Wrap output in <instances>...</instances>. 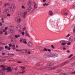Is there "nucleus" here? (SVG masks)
I'll list each match as a JSON object with an SVG mask.
<instances>
[{"label": "nucleus", "mask_w": 75, "mask_h": 75, "mask_svg": "<svg viewBox=\"0 0 75 75\" xmlns=\"http://www.w3.org/2000/svg\"><path fill=\"white\" fill-rule=\"evenodd\" d=\"M8 50H11V48L10 47H8Z\"/></svg>", "instance_id": "ea45409f"}, {"label": "nucleus", "mask_w": 75, "mask_h": 75, "mask_svg": "<svg viewBox=\"0 0 75 75\" xmlns=\"http://www.w3.org/2000/svg\"><path fill=\"white\" fill-rule=\"evenodd\" d=\"M26 29V27H25L24 28H23V30H25Z\"/></svg>", "instance_id": "bf43d9fd"}, {"label": "nucleus", "mask_w": 75, "mask_h": 75, "mask_svg": "<svg viewBox=\"0 0 75 75\" xmlns=\"http://www.w3.org/2000/svg\"><path fill=\"white\" fill-rule=\"evenodd\" d=\"M17 69H18V68H17V67H16V68L15 69V71H17Z\"/></svg>", "instance_id": "8fccbe9b"}, {"label": "nucleus", "mask_w": 75, "mask_h": 75, "mask_svg": "<svg viewBox=\"0 0 75 75\" xmlns=\"http://www.w3.org/2000/svg\"><path fill=\"white\" fill-rule=\"evenodd\" d=\"M3 50H4V48L2 47H0V51H2Z\"/></svg>", "instance_id": "5701e85b"}, {"label": "nucleus", "mask_w": 75, "mask_h": 75, "mask_svg": "<svg viewBox=\"0 0 75 75\" xmlns=\"http://www.w3.org/2000/svg\"><path fill=\"white\" fill-rule=\"evenodd\" d=\"M73 70H74V69H69V71H72Z\"/></svg>", "instance_id": "e433bc0d"}, {"label": "nucleus", "mask_w": 75, "mask_h": 75, "mask_svg": "<svg viewBox=\"0 0 75 75\" xmlns=\"http://www.w3.org/2000/svg\"><path fill=\"white\" fill-rule=\"evenodd\" d=\"M6 70H7L8 72H11L12 71V69H11V67H8L7 68V69H6Z\"/></svg>", "instance_id": "1a4fd4ad"}, {"label": "nucleus", "mask_w": 75, "mask_h": 75, "mask_svg": "<svg viewBox=\"0 0 75 75\" xmlns=\"http://www.w3.org/2000/svg\"><path fill=\"white\" fill-rule=\"evenodd\" d=\"M68 62H69V61H66L64 62V65H66V64H68Z\"/></svg>", "instance_id": "412c9836"}, {"label": "nucleus", "mask_w": 75, "mask_h": 75, "mask_svg": "<svg viewBox=\"0 0 75 75\" xmlns=\"http://www.w3.org/2000/svg\"><path fill=\"white\" fill-rule=\"evenodd\" d=\"M71 36V35L69 34H68L66 36V37H69L70 36Z\"/></svg>", "instance_id": "a878e982"}, {"label": "nucleus", "mask_w": 75, "mask_h": 75, "mask_svg": "<svg viewBox=\"0 0 75 75\" xmlns=\"http://www.w3.org/2000/svg\"><path fill=\"white\" fill-rule=\"evenodd\" d=\"M10 31L11 33H13L14 32V31H13V29H11L10 30Z\"/></svg>", "instance_id": "c85d7f7f"}, {"label": "nucleus", "mask_w": 75, "mask_h": 75, "mask_svg": "<svg viewBox=\"0 0 75 75\" xmlns=\"http://www.w3.org/2000/svg\"><path fill=\"white\" fill-rule=\"evenodd\" d=\"M28 32V31H27L26 30L25 31V34H27Z\"/></svg>", "instance_id": "052dcab7"}, {"label": "nucleus", "mask_w": 75, "mask_h": 75, "mask_svg": "<svg viewBox=\"0 0 75 75\" xmlns=\"http://www.w3.org/2000/svg\"><path fill=\"white\" fill-rule=\"evenodd\" d=\"M75 5H73V8H75Z\"/></svg>", "instance_id": "4d7b16f0"}, {"label": "nucleus", "mask_w": 75, "mask_h": 75, "mask_svg": "<svg viewBox=\"0 0 75 75\" xmlns=\"http://www.w3.org/2000/svg\"><path fill=\"white\" fill-rule=\"evenodd\" d=\"M9 47H15V45H11V44H9Z\"/></svg>", "instance_id": "dca6fc26"}, {"label": "nucleus", "mask_w": 75, "mask_h": 75, "mask_svg": "<svg viewBox=\"0 0 75 75\" xmlns=\"http://www.w3.org/2000/svg\"><path fill=\"white\" fill-rule=\"evenodd\" d=\"M8 5H9V3H6V4H4V6L5 7H6L7 6H8Z\"/></svg>", "instance_id": "aec40b11"}, {"label": "nucleus", "mask_w": 75, "mask_h": 75, "mask_svg": "<svg viewBox=\"0 0 75 75\" xmlns=\"http://www.w3.org/2000/svg\"><path fill=\"white\" fill-rule=\"evenodd\" d=\"M1 67L2 68V70L0 71V73H4L6 71V67L4 65H1Z\"/></svg>", "instance_id": "f03ea898"}, {"label": "nucleus", "mask_w": 75, "mask_h": 75, "mask_svg": "<svg viewBox=\"0 0 75 75\" xmlns=\"http://www.w3.org/2000/svg\"><path fill=\"white\" fill-rule=\"evenodd\" d=\"M51 63H49L47 64V66L46 67H43L42 68H41L40 69L41 70H43V69H47V68H49L50 67V66H51Z\"/></svg>", "instance_id": "7ed1b4c3"}, {"label": "nucleus", "mask_w": 75, "mask_h": 75, "mask_svg": "<svg viewBox=\"0 0 75 75\" xmlns=\"http://www.w3.org/2000/svg\"><path fill=\"white\" fill-rule=\"evenodd\" d=\"M43 50L45 51H48V49L46 48H44Z\"/></svg>", "instance_id": "cd10ccee"}, {"label": "nucleus", "mask_w": 75, "mask_h": 75, "mask_svg": "<svg viewBox=\"0 0 75 75\" xmlns=\"http://www.w3.org/2000/svg\"><path fill=\"white\" fill-rule=\"evenodd\" d=\"M0 25H2V23L1 22H0Z\"/></svg>", "instance_id": "680f3d73"}, {"label": "nucleus", "mask_w": 75, "mask_h": 75, "mask_svg": "<svg viewBox=\"0 0 75 75\" xmlns=\"http://www.w3.org/2000/svg\"><path fill=\"white\" fill-rule=\"evenodd\" d=\"M73 64H74V65H75V62H74L73 63Z\"/></svg>", "instance_id": "774afa93"}, {"label": "nucleus", "mask_w": 75, "mask_h": 75, "mask_svg": "<svg viewBox=\"0 0 75 75\" xmlns=\"http://www.w3.org/2000/svg\"><path fill=\"white\" fill-rule=\"evenodd\" d=\"M63 50H66V48L65 47H64L63 48Z\"/></svg>", "instance_id": "13d9d810"}, {"label": "nucleus", "mask_w": 75, "mask_h": 75, "mask_svg": "<svg viewBox=\"0 0 75 75\" xmlns=\"http://www.w3.org/2000/svg\"><path fill=\"white\" fill-rule=\"evenodd\" d=\"M2 23H4V21L3 20V18L2 19Z\"/></svg>", "instance_id": "603ef678"}, {"label": "nucleus", "mask_w": 75, "mask_h": 75, "mask_svg": "<svg viewBox=\"0 0 75 75\" xmlns=\"http://www.w3.org/2000/svg\"><path fill=\"white\" fill-rule=\"evenodd\" d=\"M21 26L20 25H18L16 26V29L18 30H21Z\"/></svg>", "instance_id": "39448f33"}, {"label": "nucleus", "mask_w": 75, "mask_h": 75, "mask_svg": "<svg viewBox=\"0 0 75 75\" xmlns=\"http://www.w3.org/2000/svg\"><path fill=\"white\" fill-rule=\"evenodd\" d=\"M2 62V60L1 59H0V62Z\"/></svg>", "instance_id": "69168bd1"}, {"label": "nucleus", "mask_w": 75, "mask_h": 75, "mask_svg": "<svg viewBox=\"0 0 75 75\" xmlns=\"http://www.w3.org/2000/svg\"><path fill=\"white\" fill-rule=\"evenodd\" d=\"M21 68L22 69V72H20V74H24V72H25V71H24V69H25V67H22V66H21Z\"/></svg>", "instance_id": "423d86ee"}, {"label": "nucleus", "mask_w": 75, "mask_h": 75, "mask_svg": "<svg viewBox=\"0 0 75 75\" xmlns=\"http://www.w3.org/2000/svg\"><path fill=\"white\" fill-rule=\"evenodd\" d=\"M72 56H73V54H71V55L69 57V58H71V57H72Z\"/></svg>", "instance_id": "c756f323"}, {"label": "nucleus", "mask_w": 75, "mask_h": 75, "mask_svg": "<svg viewBox=\"0 0 75 75\" xmlns=\"http://www.w3.org/2000/svg\"><path fill=\"white\" fill-rule=\"evenodd\" d=\"M20 42H21L22 41H23V40H22V39H20Z\"/></svg>", "instance_id": "6e6d98bb"}, {"label": "nucleus", "mask_w": 75, "mask_h": 75, "mask_svg": "<svg viewBox=\"0 0 75 75\" xmlns=\"http://www.w3.org/2000/svg\"><path fill=\"white\" fill-rule=\"evenodd\" d=\"M23 43L25 44H27V40H26V39H23Z\"/></svg>", "instance_id": "9b49d317"}, {"label": "nucleus", "mask_w": 75, "mask_h": 75, "mask_svg": "<svg viewBox=\"0 0 75 75\" xmlns=\"http://www.w3.org/2000/svg\"><path fill=\"white\" fill-rule=\"evenodd\" d=\"M48 57L49 58L50 57H52V56L51 55H48Z\"/></svg>", "instance_id": "c9c22d12"}, {"label": "nucleus", "mask_w": 75, "mask_h": 75, "mask_svg": "<svg viewBox=\"0 0 75 75\" xmlns=\"http://www.w3.org/2000/svg\"><path fill=\"white\" fill-rule=\"evenodd\" d=\"M43 1L44 2H45V1H46V0H43Z\"/></svg>", "instance_id": "0e129e2a"}, {"label": "nucleus", "mask_w": 75, "mask_h": 75, "mask_svg": "<svg viewBox=\"0 0 75 75\" xmlns=\"http://www.w3.org/2000/svg\"><path fill=\"white\" fill-rule=\"evenodd\" d=\"M28 6H31V1H28Z\"/></svg>", "instance_id": "2eb2a0df"}, {"label": "nucleus", "mask_w": 75, "mask_h": 75, "mask_svg": "<svg viewBox=\"0 0 75 75\" xmlns=\"http://www.w3.org/2000/svg\"><path fill=\"white\" fill-rule=\"evenodd\" d=\"M12 48H13V50H16V47H13Z\"/></svg>", "instance_id": "49530a36"}, {"label": "nucleus", "mask_w": 75, "mask_h": 75, "mask_svg": "<svg viewBox=\"0 0 75 75\" xmlns=\"http://www.w3.org/2000/svg\"><path fill=\"white\" fill-rule=\"evenodd\" d=\"M73 33H75V27L74 28V29L73 31Z\"/></svg>", "instance_id": "393cba45"}, {"label": "nucleus", "mask_w": 75, "mask_h": 75, "mask_svg": "<svg viewBox=\"0 0 75 75\" xmlns=\"http://www.w3.org/2000/svg\"><path fill=\"white\" fill-rule=\"evenodd\" d=\"M67 52H68V53H69V52H70V51L69 50H68L67 51Z\"/></svg>", "instance_id": "09e8293b"}, {"label": "nucleus", "mask_w": 75, "mask_h": 75, "mask_svg": "<svg viewBox=\"0 0 75 75\" xmlns=\"http://www.w3.org/2000/svg\"><path fill=\"white\" fill-rule=\"evenodd\" d=\"M2 4V1H0V6H1Z\"/></svg>", "instance_id": "79ce46f5"}, {"label": "nucleus", "mask_w": 75, "mask_h": 75, "mask_svg": "<svg viewBox=\"0 0 75 75\" xmlns=\"http://www.w3.org/2000/svg\"><path fill=\"white\" fill-rule=\"evenodd\" d=\"M22 8L23 9H25V7H24V6H22Z\"/></svg>", "instance_id": "bb28decb"}, {"label": "nucleus", "mask_w": 75, "mask_h": 75, "mask_svg": "<svg viewBox=\"0 0 75 75\" xmlns=\"http://www.w3.org/2000/svg\"><path fill=\"white\" fill-rule=\"evenodd\" d=\"M10 55H11L12 56H14V55L12 54H10Z\"/></svg>", "instance_id": "de8ad7c7"}, {"label": "nucleus", "mask_w": 75, "mask_h": 75, "mask_svg": "<svg viewBox=\"0 0 75 75\" xmlns=\"http://www.w3.org/2000/svg\"><path fill=\"white\" fill-rule=\"evenodd\" d=\"M28 45L29 47H32L33 46V43L31 42H28Z\"/></svg>", "instance_id": "f8f14e48"}, {"label": "nucleus", "mask_w": 75, "mask_h": 75, "mask_svg": "<svg viewBox=\"0 0 75 75\" xmlns=\"http://www.w3.org/2000/svg\"><path fill=\"white\" fill-rule=\"evenodd\" d=\"M5 53H3L2 54V55H5Z\"/></svg>", "instance_id": "5fc2aeb1"}, {"label": "nucleus", "mask_w": 75, "mask_h": 75, "mask_svg": "<svg viewBox=\"0 0 75 75\" xmlns=\"http://www.w3.org/2000/svg\"><path fill=\"white\" fill-rule=\"evenodd\" d=\"M49 14L50 16H52L53 15V13H52V12L51 11H49Z\"/></svg>", "instance_id": "ddd939ff"}, {"label": "nucleus", "mask_w": 75, "mask_h": 75, "mask_svg": "<svg viewBox=\"0 0 75 75\" xmlns=\"http://www.w3.org/2000/svg\"><path fill=\"white\" fill-rule=\"evenodd\" d=\"M15 7H16L15 4H12L11 6L9 7V8H10V10L11 11H14L16 8Z\"/></svg>", "instance_id": "f257e3e1"}, {"label": "nucleus", "mask_w": 75, "mask_h": 75, "mask_svg": "<svg viewBox=\"0 0 75 75\" xmlns=\"http://www.w3.org/2000/svg\"><path fill=\"white\" fill-rule=\"evenodd\" d=\"M32 8V7L31 6L28 7L27 8V11H30L31 10Z\"/></svg>", "instance_id": "9d476101"}, {"label": "nucleus", "mask_w": 75, "mask_h": 75, "mask_svg": "<svg viewBox=\"0 0 75 75\" xmlns=\"http://www.w3.org/2000/svg\"><path fill=\"white\" fill-rule=\"evenodd\" d=\"M51 47L53 48H54V46H53V45H52L51 46Z\"/></svg>", "instance_id": "864d4df0"}, {"label": "nucleus", "mask_w": 75, "mask_h": 75, "mask_svg": "<svg viewBox=\"0 0 75 75\" xmlns=\"http://www.w3.org/2000/svg\"><path fill=\"white\" fill-rule=\"evenodd\" d=\"M26 36H27L28 37H30V36L28 34V33L26 34Z\"/></svg>", "instance_id": "7c9ffc66"}, {"label": "nucleus", "mask_w": 75, "mask_h": 75, "mask_svg": "<svg viewBox=\"0 0 75 75\" xmlns=\"http://www.w3.org/2000/svg\"><path fill=\"white\" fill-rule=\"evenodd\" d=\"M7 29H8V27H6L5 28V30H4L3 31V32H6V30H7Z\"/></svg>", "instance_id": "f3484780"}, {"label": "nucleus", "mask_w": 75, "mask_h": 75, "mask_svg": "<svg viewBox=\"0 0 75 75\" xmlns=\"http://www.w3.org/2000/svg\"><path fill=\"white\" fill-rule=\"evenodd\" d=\"M9 12V10L8 9H6L4 10V14H6V13H8Z\"/></svg>", "instance_id": "20e7f679"}, {"label": "nucleus", "mask_w": 75, "mask_h": 75, "mask_svg": "<svg viewBox=\"0 0 75 75\" xmlns=\"http://www.w3.org/2000/svg\"><path fill=\"white\" fill-rule=\"evenodd\" d=\"M37 4H35L34 5V8H37Z\"/></svg>", "instance_id": "6ab92c4d"}, {"label": "nucleus", "mask_w": 75, "mask_h": 75, "mask_svg": "<svg viewBox=\"0 0 75 75\" xmlns=\"http://www.w3.org/2000/svg\"><path fill=\"white\" fill-rule=\"evenodd\" d=\"M22 51V50H19V51L20 52H21Z\"/></svg>", "instance_id": "e2e57ef3"}, {"label": "nucleus", "mask_w": 75, "mask_h": 75, "mask_svg": "<svg viewBox=\"0 0 75 75\" xmlns=\"http://www.w3.org/2000/svg\"><path fill=\"white\" fill-rule=\"evenodd\" d=\"M71 74H75V71H74L70 73Z\"/></svg>", "instance_id": "2f4dec72"}, {"label": "nucleus", "mask_w": 75, "mask_h": 75, "mask_svg": "<svg viewBox=\"0 0 75 75\" xmlns=\"http://www.w3.org/2000/svg\"><path fill=\"white\" fill-rule=\"evenodd\" d=\"M64 15L65 16H67V15H68V13H67V12H66L64 14Z\"/></svg>", "instance_id": "473e14b6"}, {"label": "nucleus", "mask_w": 75, "mask_h": 75, "mask_svg": "<svg viewBox=\"0 0 75 75\" xmlns=\"http://www.w3.org/2000/svg\"><path fill=\"white\" fill-rule=\"evenodd\" d=\"M47 51L49 52H51V50L50 49H47Z\"/></svg>", "instance_id": "3c124183"}, {"label": "nucleus", "mask_w": 75, "mask_h": 75, "mask_svg": "<svg viewBox=\"0 0 75 75\" xmlns=\"http://www.w3.org/2000/svg\"><path fill=\"white\" fill-rule=\"evenodd\" d=\"M25 34V33H24V32H22L21 33V34L22 35H24V34Z\"/></svg>", "instance_id": "72a5a7b5"}, {"label": "nucleus", "mask_w": 75, "mask_h": 75, "mask_svg": "<svg viewBox=\"0 0 75 75\" xmlns=\"http://www.w3.org/2000/svg\"><path fill=\"white\" fill-rule=\"evenodd\" d=\"M3 33V32L1 31H0V34H2Z\"/></svg>", "instance_id": "58836bf2"}, {"label": "nucleus", "mask_w": 75, "mask_h": 75, "mask_svg": "<svg viewBox=\"0 0 75 75\" xmlns=\"http://www.w3.org/2000/svg\"><path fill=\"white\" fill-rule=\"evenodd\" d=\"M73 37H70V38L69 39V40L70 41H73Z\"/></svg>", "instance_id": "4468645a"}, {"label": "nucleus", "mask_w": 75, "mask_h": 75, "mask_svg": "<svg viewBox=\"0 0 75 75\" xmlns=\"http://www.w3.org/2000/svg\"><path fill=\"white\" fill-rule=\"evenodd\" d=\"M7 16L8 17H10V16H11V15H10V14L8 13L7 14Z\"/></svg>", "instance_id": "f704fd0d"}, {"label": "nucleus", "mask_w": 75, "mask_h": 75, "mask_svg": "<svg viewBox=\"0 0 75 75\" xmlns=\"http://www.w3.org/2000/svg\"><path fill=\"white\" fill-rule=\"evenodd\" d=\"M15 37H16V38H17L18 37H20V36L19 35H15Z\"/></svg>", "instance_id": "4be33fe9"}, {"label": "nucleus", "mask_w": 75, "mask_h": 75, "mask_svg": "<svg viewBox=\"0 0 75 75\" xmlns=\"http://www.w3.org/2000/svg\"><path fill=\"white\" fill-rule=\"evenodd\" d=\"M28 54H31V52L30 51H28Z\"/></svg>", "instance_id": "a18cd8bd"}, {"label": "nucleus", "mask_w": 75, "mask_h": 75, "mask_svg": "<svg viewBox=\"0 0 75 75\" xmlns=\"http://www.w3.org/2000/svg\"><path fill=\"white\" fill-rule=\"evenodd\" d=\"M15 20L16 21H17L18 23H20L21 22V18H19V19L16 18H15Z\"/></svg>", "instance_id": "0eeeda50"}, {"label": "nucleus", "mask_w": 75, "mask_h": 75, "mask_svg": "<svg viewBox=\"0 0 75 75\" xmlns=\"http://www.w3.org/2000/svg\"><path fill=\"white\" fill-rule=\"evenodd\" d=\"M60 43H61L62 44H61V45H66V43L64 40H62L61 41Z\"/></svg>", "instance_id": "6e6552de"}, {"label": "nucleus", "mask_w": 75, "mask_h": 75, "mask_svg": "<svg viewBox=\"0 0 75 75\" xmlns=\"http://www.w3.org/2000/svg\"><path fill=\"white\" fill-rule=\"evenodd\" d=\"M16 51H19V50H18V49H16Z\"/></svg>", "instance_id": "338daca9"}, {"label": "nucleus", "mask_w": 75, "mask_h": 75, "mask_svg": "<svg viewBox=\"0 0 75 75\" xmlns=\"http://www.w3.org/2000/svg\"><path fill=\"white\" fill-rule=\"evenodd\" d=\"M71 43L68 42V43H67V45H71Z\"/></svg>", "instance_id": "37998d69"}, {"label": "nucleus", "mask_w": 75, "mask_h": 75, "mask_svg": "<svg viewBox=\"0 0 75 75\" xmlns=\"http://www.w3.org/2000/svg\"><path fill=\"white\" fill-rule=\"evenodd\" d=\"M27 14V12H25L23 14V18H25V15Z\"/></svg>", "instance_id": "a211bd4d"}, {"label": "nucleus", "mask_w": 75, "mask_h": 75, "mask_svg": "<svg viewBox=\"0 0 75 75\" xmlns=\"http://www.w3.org/2000/svg\"><path fill=\"white\" fill-rule=\"evenodd\" d=\"M5 32V35H7V32Z\"/></svg>", "instance_id": "4c0bfd02"}, {"label": "nucleus", "mask_w": 75, "mask_h": 75, "mask_svg": "<svg viewBox=\"0 0 75 75\" xmlns=\"http://www.w3.org/2000/svg\"><path fill=\"white\" fill-rule=\"evenodd\" d=\"M49 4H47L46 3H45L44 4H43V6H48Z\"/></svg>", "instance_id": "b1692460"}, {"label": "nucleus", "mask_w": 75, "mask_h": 75, "mask_svg": "<svg viewBox=\"0 0 75 75\" xmlns=\"http://www.w3.org/2000/svg\"><path fill=\"white\" fill-rule=\"evenodd\" d=\"M5 49H7V48H8V46H5Z\"/></svg>", "instance_id": "c03bdc74"}, {"label": "nucleus", "mask_w": 75, "mask_h": 75, "mask_svg": "<svg viewBox=\"0 0 75 75\" xmlns=\"http://www.w3.org/2000/svg\"><path fill=\"white\" fill-rule=\"evenodd\" d=\"M19 64H21L22 63V62L20 61H18L17 62Z\"/></svg>", "instance_id": "a19ab883"}]
</instances>
